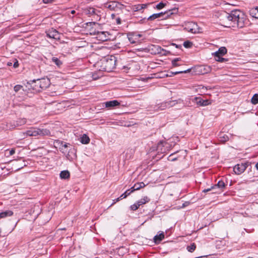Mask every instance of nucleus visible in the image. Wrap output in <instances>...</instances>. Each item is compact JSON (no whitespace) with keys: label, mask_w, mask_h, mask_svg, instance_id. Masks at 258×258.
Returning <instances> with one entry per match:
<instances>
[{"label":"nucleus","mask_w":258,"mask_h":258,"mask_svg":"<svg viewBox=\"0 0 258 258\" xmlns=\"http://www.w3.org/2000/svg\"><path fill=\"white\" fill-rule=\"evenodd\" d=\"M197 70L202 74H207L211 71V67L209 66H200L197 67Z\"/></svg>","instance_id":"12"},{"label":"nucleus","mask_w":258,"mask_h":258,"mask_svg":"<svg viewBox=\"0 0 258 258\" xmlns=\"http://www.w3.org/2000/svg\"><path fill=\"white\" fill-rule=\"evenodd\" d=\"M147 5L145 4L134 5L132 7V10L134 12L140 11L145 9Z\"/></svg>","instance_id":"20"},{"label":"nucleus","mask_w":258,"mask_h":258,"mask_svg":"<svg viewBox=\"0 0 258 258\" xmlns=\"http://www.w3.org/2000/svg\"><path fill=\"white\" fill-rule=\"evenodd\" d=\"M52 61L55 63V64L58 68H60L62 64V62L56 57H52Z\"/></svg>","instance_id":"28"},{"label":"nucleus","mask_w":258,"mask_h":258,"mask_svg":"<svg viewBox=\"0 0 258 258\" xmlns=\"http://www.w3.org/2000/svg\"><path fill=\"white\" fill-rule=\"evenodd\" d=\"M173 154H172L168 157V161H174L176 160L177 158L176 157H173Z\"/></svg>","instance_id":"42"},{"label":"nucleus","mask_w":258,"mask_h":258,"mask_svg":"<svg viewBox=\"0 0 258 258\" xmlns=\"http://www.w3.org/2000/svg\"><path fill=\"white\" fill-rule=\"evenodd\" d=\"M123 5L115 1L107 2L104 4V7L111 11H117L122 8Z\"/></svg>","instance_id":"6"},{"label":"nucleus","mask_w":258,"mask_h":258,"mask_svg":"<svg viewBox=\"0 0 258 258\" xmlns=\"http://www.w3.org/2000/svg\"><path fill=\"white\" fill-rule=\"evenodd\" d=\"M220 138H222V136H222V134H221V135H220Z\"/></svg>","instance_id":"55"},{"label":"nucleus","mask_w":258,"mask_h":258,"mask_svg":"<svg viewBox=\"0 0 258 258\" xmlns=\"http://www.w3.org/2000/svg\"><path fill=\"white\" fill-rule=\"evenodd\" d=\"M214 188V186H212V187H211V188H208V189H204V190H203V192H208V191H210V190H211L212 188Z\"/></svg>","instance_id":"47"},{"label":"nucleus","mask_w":258,"mask_h":258,"mask_svg":"<svg viewBox=\"0 0 258 258\" xmlns=\"http://www.w3.org/2000/svg\"><path fill=\"white\" fill-rule=\"evenodd\" d=\"M164 238V234L162 232V233H160L159 235H156V236H154V242L156 243H159Z\"/></svg>","instance_id":"22"},{"label":"nucleus","mask_w":258,"mask_h":258,"mask_svg":"<svg viewBox=\"0 0 258 258\" xmlns=\"http://www.w3.org/2000/svg\"><path fill=\"white\" fill-rule=\"evenodd\" d=\"M134 36L136 39H138L139 37H141V35L140 34H134Z\"/></svg>","instance_id":"50"},{"label":"nucleus","mask_w":258,"mask_h":258,"mask_svg":"<svg viewBox=\"0 0 258 258\" xmlns=\"http://www.w3.org/2000/svg\"><path fill=\"white\" fill-rule=\"evenodd\" d=\"M132 192L131 189H128L120 196V198L121 199H124L129 196Z\"/></svg>","instance_id":"32"},{"label":"nucleus","mask_w":258,"mask_h":258,"mask_svg":"<svg viewBox=\"0 0 258 258\" xmlns=\"http://www.w3.org/2000/svg\"><path fill=\"white\" fill-rule=\"evenodd\" d=\"M19 66V63H18V61H16L14 63V67L16 68H17Z\"/></svg>","instance_id":"48"},{"label":"nucleus","mask_w":258,"mask_h":258,"mask_svg":"<svg viewBox=\"0 0 258 258\" xmlns=\"http://www.w3.org/2000/svg\"><path fill=\"white\" fill-rule=\"evenodd\" d=\"M184 30L191 33L196 34L201 32L200 29L197 24L192 22H185L183 25Z\"/></svg>","instance_id":"4"},{"label":"nucleus","mask_w":258,"mask_h":258,"mask_svg":"<svg viewBox=\"0 0 258 258\" xmlns=\"http://www.w3.org/2000/svg\"><path fill=\"white\" fill-rule=\"evenodd\" d=\"M153 49H154L155 50V53H162V51L163 49L158 45H153Z\"/></svg>","instance_id":"29"},{"label":"nucleus","mask_w":258,"mask_h":258,"mask_svg":"<svg viewBox=\"0 0 258 258\" xmlns=\"http://www.w3.org/2000/svg\"><path fill=\"white\" fill-rule=\"evenodd\" d=\"M139 207L140 206H139L137 202L134 204L132 205V206H131L130 208L133 211H136L139 208Z\"/></svg>","instance_id":"37"},{"label":"nucleus","mask_w":258,"mask_h":258,"mask_svg":"<svg viewBox=\"0 0 258 258\" xmlns=\"http://www.w3.org/2000/svg\"><path fill=\"white\" fill-rule=\"evenodd\" d=\"M13 215V212L11 210H7L0 213V218H4L7 217L11 216Z\"/></svg>","instance_id":"23"},{"label":"nucleus","mask_w":258,"mask_h":258,"mask_svg":"<svg viewBox=\"0 0 258 258\" xmlns=\"http://www.w3.org/2000/svg\"><path fill=\"white\" fill-rule=\"evenodd\" d=\"M87 14L90 16H96V19L98 18L100 12L94 8H89L87 10Z\"/></svg>","instance_id":"14"},{"label":"nucleus","mask_w":258,"mask_h":258,"mask_svg":"<svg viewBox=\"0 0 258 258\" xmlns=\"http://www.w3.org/2000/svg\"><path fill=\"white\" fill-rule=\"evenodd\" d=\"M24 134L27 136L30 137H36L48 136L50 134V131L47 129L38 128L36 127L30 128L29 130L27 131Z\"/></svg>","instance_id":"2"},{"label":"nucleus","mask_w":258,"mask_h":258,"mask_svg":"<svg viewBox=\"0 0 258 258\" xmlns=\"http://www.w3.org/2000/svg\"><path fill=\"white\" fill-rule=\"evenodd\" d=\"M70 172L68 170H63L60 173V177L61 179H68L70 177Z\"/></svg>","instance_id":"26"},{"label":"nucleus","mask_w":258,"mask_h":258,"mask_svg":"<svg viewBox=\"0 0 258 258\" xmlns=\"http://www.w3.org/2000/svg\"><path fill=\"white\" fill-rule=\"evenodd\" d=\"M176 100H171L161 103V105L159 107L160 110H164L167 108H169L174 106L177 104Z\"/></svg>","instance_id":"10"},{"label":"nucleus","mask_w":258,"mask_h":258,"mask_svg":"<svg viewBox=\"0 0 258 258\" xmlns=\"http://www.w3.org/2000/svg\"><path fill=\"white\" fill-rule=\"evenodd\" d=\"M150 201V199L147 197H144L143 199H141L140 200L138 201L137 203L138 204L139 206H140L142 205L145 204L147 203H148Z\"/></svg>","instance_id":"27"},{"label":"nucleus","mask_w":258,"mask_h":258,"mask_svg":"<svg viewBox=\"0 0 258 258\" xmlns=\"http://www.w3.org/2000/svg\"><path fill=\"white\" fill-rule=\"evenodd\" d=\"M115 62L116 59L114 56H110L109 58L103 60L102 64L103 70L106 72H111L115 68Z\"/></svg>","instance_id":"3"},{"label":"nucleus","mask_w":258,"mask_h":258,"mask_svg":"<svg viewBox=\"0 0 258 258\" xmlns=\"http://www.w3.org/2000/svg\"><path fill=\"white\" fill-rule=\"evenodd\" d=\"M80 141L83 144H87L90 142V138L86 134H84L80 138Z\"/></svg>","instance_id":"25"},{"label":"nucleus","mask_w":258,"mask_h":258,"mask_svg":"<svg viewBox=\"0 0 258 258\" xmlns=\"http://www.w3.org/2000/svg\"><path fill=\"white\" fill-rule=\"evenodd\" d=\"M60 150L62 153L66 155V157L69 160L73 159L74 157H75V149L71 148L68 149V144L65 143L63 144L61 143V147L59 148Z\"/></svg>","instance_id":"5"},{"label":"nucleus","mask_w":258,"mask_h":258,"mask_svg":"<svg viewBox=\"0 0 258 258\" xmlns=\"http://www.w3.org/2000/svg\"><path fill=\"white\" fill-rule=\"evenodd\" d=\"M55 0H43V2L45 4H47L49 3H51L54 2Z\"/></svg>","instance_id":"46"},{"label":"nucleus","mask_w":258,"mask_h":258,"mask_svg":"<svg viewBox=\"0 0 258 258\" xmlns=\"http://www.w3.org/2000/svg\"><path fill=\"white\" fill-rule=\"evenodd\" d=\"M26 123V118H19L16 121L8 123L7 124V128L9 130L15 128V127L25 124Z\"/></svg>","instance_id":"7"},{"label":"nucleus","mask_w":258,"mask_h":258,"mask_svg":"<svg viewBox=\"0 0 258 258\" xmlns=\"http://www.w3.org/2000/svg\"><path fill=\"white\" fill-rule=\"evenodd\" d=\"M196 99L197 100V104L202 106H206L212 103V101L208 99L203 100L197 97L196 98Z\"/></svg>","instance_id":"16"},{"label":"nucleus","mask_w":258,"mask_h":258,"mask_svg":"<svg viewBox=\"0 0 258 258\" xmlns=\"http://www.w3.org/2000/svg\"><path fill=\"white\" fill-rule=\"evenodd\" d=\"M225 184L224 182L223 181L220 180V181H219L217 183V184L216 185H215V186H218L219 188H222L225 187Z\"/></svg>","instance_id":"36"},{"label":"nucleus","mask_w":258,"mask_h":258,"mask_svg":"<svg viewBox=\"0 0 258 258\" xmlns=\"http://www.w3.org/2000/svg\"><path fill=\"white\" fill-rule=\"evenodd\" d=\"M75 13H76V12L75 10H72L71 12V13L73 15Z\"/></svg>","instance_id":"51"},{"label":"nucleus","mask_w":258,"mask_h":258,"mask_svg":"<svg viewBox=\"0 0 258 258\" xmlns=\"http://www.w3.org/2000/svg\"><path fill=\"white\" fill-rule=\"evenodd\" d=\"M146 185L143 182L136 183L134 185L131 187V192H134L135 190H139L140 188L144 187Z\"/></svg>","instance_id":"17"},{"label":"nucleus","mask_w":258,"mask_h":258,"mask_svg":"<svg viewBox=\"0 0 258 258\" xmlns=\"http://www.w3.org/2000/svg\"><path fill=\"white\" fill-rule=\"evenodd\" d=\"M248 165V162L244 163L237 164L233 167V171L236 174H240L243 173Z\"/></svg>","instance_id":"8"},{"label":"nucleus","mask_w":258,"mask_h":258,"mask_svg":"<svg viewBox=\"0 0 258 258\" xmlns=\"http://www.w3.org/2000/svg\"><path fill=\"white\" fill-rule=\"evenodd\" d=\"M251 102L253 104H256L258 103V94H255L252 96Z\"/></svg>","instance_id":"31"},{"label":"nucleus","mask_w":258,"mask_h":258,"mask_svg":"<svg viewBox=\"0 0 258 258\" xmlns=\"http://www.w3.org/2000/svg\"><path fill=\"white\" fill-rule=\"evenodd\" d=\"M223 55H219V56H214L215 57V59L217 61L219 62H224L228 60L227 59L222 57Z\"/></svg>","instance_id":"30"},{"label":"nucleus","mask_w":258,"mask_h":258,"mask_svg":"<svg viewBox=\"0 0 258 258\" xmlns=\"http://www.w3.org/2000/svg\"><path fill=\"white\" fill-rule=\"evenodd\" d=\"M22 88H23L22 86L20 85H17L14 87V90L15 92H18L19 91H20Z\"/></svg>","instance_id":"39"},{"label":"nucleus","mask_w":258,"mask_h":258,"mask_svg":"<svg viewBox=\"0 0 258 258\" xmlns=\"http://www.w3.org/2000/svg\"><path fill=\"white\" fill-rule=\"evenodd\" d=\"M172 13L171 12V11H169L168 12H165L164 13L161 12L157 14H154L150 16L148 18V20H154L157 18H160L161 17L163 16V15L167 14V16H169L170 15H171Z\"/></svg>","instance_id":"11"},{"label":"nucleus","mask_w":258,"mask_h":258,"mask_svg":"<svg viewBox=\"0 0 258 258\" xmlns=\"http://www.w3.org/2000/svg\"><path fill=\"white\" fill-rule=\"evenodd\" d=\"M227 53V49L225 47H221L218 51L213 53V56L224 55Z\"/></svg>","instance_id":"18"},{"label":"nucleus","mask_w":258,"mask_h":258,"mask_svg":"<svg viewBox=\"0 0 258 258\" xmlns=\"http://www.w3.org/2000/svg\"><path fill=\"white\" fill-rule=\"evenodd\" d=\"M47 36L51 38L54 39H59V34L56 30L51 29L49 30L47 33Z\"/></svg>","instance_id":"13"},{"label":"nucleus","mask_w":258,"mask_h":258,"mask_svg":"<svg viewBox=\"0 0 258 258\" xmlns=\"http://www.w3.org/2000/svg\"><path fill=\"white\" fill-rule=\"evenodd\" d=\"M190 70H191V69H187V70H185V71L176 72L173 73V74L174 75H177V74H181V73H187L190 72Z\"/></svg>","instance_id":"40"},{"label":"nucleus","mask_w":258,"mask_h":258,"mask_svg":"<svg viewBox=\"0 0 258 258\" xmlns=\"http://www.w3.org/2000/svg\"><path fill=\"white\" fill-rule=\"evenodd\" d=\"M105 104L106 107L111 108L118 106L120 104V103L117 100H112L105 102Z\"/></svg>","instance_id":"19"},{"label":"nucleus","mask_w":258,"mask_h":258,"mask_svg":"<svg viewBox=\"0 0 258 258\" xmlns=\"http://www.w3.org/2000/svg\"><path fill=\"white\" fill-rule=\"evenodd\" d=\"M192 44L189 41H185L183 43V46L185 48H189L191 46Z\"/></svg>","instance_id":"41"},{"label":"nucleus","mask_w":258,"mask_h":258,"mask_svg":"<svg viewBox=\"0 0 258 258\" xmlns=\"http://www.w3.org/2000/svg\"><path fill=\"white\" fill-rule=\"evenodd\" d=\"M15 153V150L14 149H11L9 151V155H12Z\"/></svg>","instance_id":"45"},{"label":"nucleus","mask_w":258,"mask_h":258,"mask_svg":"<svg viewBox=\"0 0 258 258\" xmlns=\"http://www.w3.org/2000/svg\"><path fill=\"white\" fill-rule=\"evenodd\" d=\"M128 39L130 42L131 43H135L136 40L135 39H136L134 36V34H130L128 35Z\"/></svg>","instance_id":"34"},{"label":"nucleus","mask_w":258,"mask_h":258,"mask_svg":"<svg viewBox=\"0 0 258 258\" xmlns=\"http://www.w3.org/2000/svg\"><path fill=\"white\" fill-rule=\"evenodd\" d=\"M165 5H166L165 4H164L162 2H161L156 5V8L158 10H160V9H162L163 8H164Z\"/></svg>","instance_id":"38"},{"label":"nucleus","mask_w":258,"mask_h":258,"mask_svg":"<svg viewBox=\"0 0 258 258\" xmlns=\"http://www.w3.org/2000/svg\"><path fill=\"white\" fill-rule=\"evenodd\" d=\"M196 248V245L194 243H193L191 244H190L189 246H188L187 247V249L188 251L191 252H193L195 250Z\"/></svg>","instance_id":"33"},{"label":"nucleus","mask_w":258,"mask_h":258,"mask_svg":"<svg viewBox=\"0 0 258 258\" xmlns=\"http://www.w3.org/2000/svg\"><path fill=\"white\" fill-rule=\"evenodd\" d=\"M34 82L36 84V86H39V88L42 89L47 88L50 84L49 80L47 78L38 79Z\"/></svg>","instance_id":"9"},{"label":"nucleus","mask_w":258,"mask_h":258,"mask_svg":"<svg viewBox=\"0 0 258 258\" xmlns=\"http://www.w3.org/2000/svg\"><path fill=\"white\" fill-rule=\"evenodd\" d=\"M249 13L252 17L258 19V7L251 9Z\"/></svg>","instance_id":"24"},{"label":"nucleus","mask_w":258,"mask_h":258,"mask_svg":"<svg viewBox=\"0 0 258 258\" xmlns=\"http://www.w3.org/2000/svg\"><path fill=\"white\" fill-rule=\"evenodd\" d=\"M222 137L223 138V139L220 140V141L221 142H225L228 139V137L227 136H225V135H224Z\"/></svg>","instance_id":"43"},{"label":"nucleus","mask_w":258,"mask_h":258,"mask_svg":"<svg viewBox=\"0 0 258 258\" xmlns=\"http://www.w3.org/2000/svg\"><path fill=\"white\" fill-rule=\"evenodd\" d=\"M120 200H122V199L120 198V197L119 198H117L116 199L114 200L113 201V203L111 204V206L113 205V204H114L115 203H116V202L119 201Z\"/></svg>","instance_id":"44"},{"label":"nucleus","mask_w":258,"mask_h":258,"mask_svg":"<svg viewBox=\"0 0 258 258\" xmlns=\"http://www.w3.org/2000/svg\"><path fill=\"white\" fill-rule=\"evenodd\" d=\"M11 64H12V63H8V66H11Z\"/></svg>","instance_id":"54"},{"label":"nucleus","mask_w":258,"mask_h":258,"mask_svg":"<svg viewBox=\"0 0 258 258\" xmlns=\"http://www.w3.org/2000/svg\"><path fill=\"white\" fill-rule=\"evenodd\" d=\"M116 22L118 24H120L121 23V19L119 18H117Z\"/></svg>","instance_id":"49"},{"label":"nucleus","mask_w":258,"mask_h":258,"mask_svg":"<svg viewBox=\"0 0 258 258\" xmlns=\"http://www.w3.org/2000/svg\"><path fill=\"white\" fill-rule=\"evenodd\" d=\"M172 64L173 67H178L183 64V62L181 60V58L179 57L175 58L172 59Z\"/></svg>","instance_id":"21"},{"label":"nucleus","mask_w":258,"mask_h":258,"mask_svg":"<svg viewBox=\"0 0 258 258\" xmlns=\"http://www.w3.org/2000/svg\"><path fill=\"white\" fill-rule=\"evenodd\" d=\"M255 167L258 170V162L255 164Z\"/></svg>","instance_id":"53"},{"label":"nucleus","mask_w":258,"mask_h":258,"mask_svg":"<svg viewBox=\"0 0 258 258\" xmlns=\"http://www.w3.org/2000/svg\"><path fill=\"white\" fill-rule=\"evenodd\" d=\"M22 167H23V166L22 165V166H21V167H19L17 169H16V170H18L20 169L21 168H22Z\"/></svg>","instance_id":"52"},{"label":"nucleus","mask_w":258,"mask_h":258,"mask_svg":"<svg viewBox=\"0 0 258 258\" xmlns=\"http://www.w3.org/2000/svg\"><path fill=\"white\" fill-rule=\"evenodd\" d=\"M219 19L221 23L227 27L242 28L244 25L243 14L239 10L232 11L230 13L223 11L220 14Z\"/></svg>","instance_id":"1"},{"label":"nucleus","mask_w":258,"mask_h":258,"mask_svg":"<svg viewBox=\"0 0 258 258\" xmlns=\"http://www.w3.org/2000/svg\"><path fill=\"white\" fill-rule=\"evenodd\" d=\"M166 144V142L164 141H160L158 143L156 150L158 153H162L166 151V149L164 147Z\"/></svg>","instance_id":"15"},{"label":"nucleus","mask_w":258,"mask_h":258,"mask_svg":"<svg viewBox=\"0 0 258 258\" xmlns=\"http://www.w3.org/2000/svg\"><path fill=\"white\" fill-rule=\"evenodd\" d=\"M98 35L99 37L102 40H106L107 39L105 36V33L104 32H99L98 33Z\"/></svg>","instance_id":"35"}]
</instances>
